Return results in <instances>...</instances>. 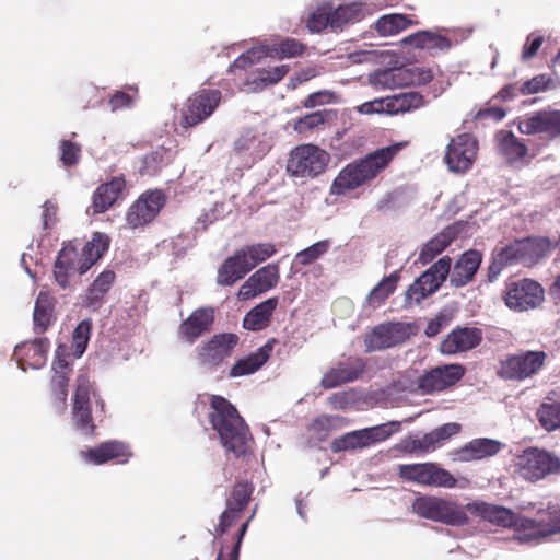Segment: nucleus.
<instances>
[{"mask_svg":"<svg viewBox=\"0 0 560 560\" xmlns=\"http://www.w3.org/2000/svg\"><path fill=\"white\" fill-rule=\"evenodd\" d=\"M238 341L240 338L236 334H217L198 348V360L203 365L217 368L224 359L231 357Z\"/></svg>","mask_w":560,"mask_h":560,"instance_id":"nucleus-18","label":"nucleus"},{"mask_svg":"<svg viewBox=\"0 0 560 560\" xmlns=\"http://www.w3.org/2000/svg\"><path fill=\"white\" fill-rule=\"evenodd\" d=\"M551 78L547 74H538L530 80L525 81L520 86V94L529 95L542 92L549 88Z\"/></svg>","mask_w":560,"mask_h":560,"instance_id":"nucleus-61","label":"nucleus"},{"mask_svg":"<svg viewBox=\"0 0 560 560\" xmlns=\"http://www.w3.org/2000/svg\"><path fill=\"white\" fill-rule=\"evenodd\" d=\"M54 312V299L46 292H39L34 307V331L43 334L50 326Z\"/></svg>","mask_w":560,"mask_h":560,"instance_id":"nucleus-44","label":"nucleus"},{"mask_svg":"<svg viewBox=\"0 0 560 560\" xmlns=\"http://www.w3.org/2000/svg\"><path fill=\"white\" fill-rule=\"evenodd\" d=\"M266 50V57L270 56L277 59L294 58L302 56L305 51V45L294 38H284L280 43L272 45H262Z\"/></svg>","mask_w":560,"mask_h":560,"instance_id":"nucleus-46","label":"nucleus"},{"mask_svg":"<svg viewBox=\"0 0 560 560\" xmlns=\"http://www.w3.org/2000/svg\"><path fill=\"white\" fill-rule=\"evenodd\" d=\"M516 264H523L520 240H514L505 246L494 249L488 268L489 281L497 279L505 267Z\"/></svg>","mask_w":560,"mask_h":560,"instance_id":"nucleus-31","label":"nucleus"},{"mask_svg":"<svg viewBox=\"0 0 560 560\" xmlns=\"http://www.w3.org/2000/svg\"><path fill=\"white\" fill-rule=\"evenodd\" d=\"M537 514L544 516L548 536L560 534V505L548 504L546 509L539 510Z\"/></svg>","mask_w":560,"mask_h":560,"instance_id":"nucleus-59","label":"nucleus"},{"mask_svg":"<svg viewBox=\"0 0 560 560\" xmlns=\"http://www.w3.org/2000/svg\"><path fill=\"white\" fill-rule=\"evenodd\" d=\"M60 160L65 166H72L79 162L81 148L79 144L70 141L62 140L59 145Z\"/></svg>","mask_w":560,"mask_h":560,"instance_id":"nucleus-63","label":"nucleus"},{"mask_svg":"<svg viewBox=\"0 0 560 560\" xmlns=\"http://www.w3.org/2000/svg\"><path fill=\"white\" fill-rule=\"evenodd\" d=\"M362 430L346 433L336 438L330 445L334 453H340L349 450L365 448L368 447Z\"/></svg>","mask_w":560,"mask_h":560,"instance_id":"nucleus-55","label":"nucleus"},{"mask_svg":"<svg viewBox=\"0 0 560 560\" xmlns=\"http://www.w3.org/2000/svg\"><path fill=\"white\" fill-rule=\"evenodd\" d=\"M364 18L363 7L360 3L341 4L337 8L330 2V28L343 30L350 24L360 22Z\"/></svg>","mask_w":560,"mask_h":560,"instance_id":"nucleus-39","label":"nucleus"},{"mask_svg":"<svg viewBox=\"0 0 560 560\" xmlns=\"http://www.w3.org/2000/svg\"><path fill=\"white\" fill-rule=\"evenodd\" d=\"M544 40V36L541 35H536L535 33L529 34L522 49V60H532L541 48Z\"/></svg>","mask_w":560,"mask_h":560,"instance_id":"nucleus-64","label":"nucleus"},{"mask_svg":"<svg viewBox=\"0 0 560 560\" xmlns=\"http://www.w3.org/2000/svg\"><path fill=\"white\" fill-rule=\"evenodd\" d=\"M545 299L541 284L533 279L510 280L505 284L503 300L505 305L516 312L535 308Z\"/></svg>","mask_w":560,"mask_h":560,"instance_id":"nucleus-9","label":"nucleus"},{"mask_svg":"<svg viewBox=\"0 0 560 560\" xmlns=\"http://www.w3.org/2000/svg\"><path fill=\"white\" fill-rule=\"evenodd\" d=\"M400 279L399 271H394L383 278L369 293L368 303L373 307H378L394 293Z\"/></svg>","mask_w":560,"mask_h":560,"instance_id":"nucleus-45","label":"nucleus"},{"mask_svg":"<svg viewBox=\"0 0 560 560\" xmlns=\"http://www.w3.org/2000/svg\"><path fill=\"white\" fill-rule=\"evenodd\" d=\"M458 233L459 229L456 225L444 228L422 246L418 260L423 265L432 261L457 238Z\"/></svg>","mask_w":560,"mask_h":560,"instance_id":"nucleus-34","label":"nucleus"},{"mask_svg":"<svg viewBox=\"0 0 560 560\" xmlns=\"http://www.w3.org/2000/svg\"><path fill=\"white\" fill-rule=\"evenodd\" d=\"M329 154L314 144L294 148L287 162V172L296 178H314L325 172Z\"/></svg>","mask_w":560,"mask_h":560,"instance_id":"nucleus-6","label":"nucleus"},{"mask_svg":"<svg viewBox=\"0 0 560 560\" xmlns=\"http://www.w3.org/2000/svg\"><path fill=\"white\" fill-rule=\"evenodd\" d=\"M536 416L545 430L550 432L560 429V401L542 402Z\"/></svg>","mask_w":560,"mask_h":560,"instance_id":"nucleus-49","label":"nucleus"},{"mask_svg":"<svg viewBox=\"0 0 560 560\" xmlns=\"http://www.w3.org/2000/svg\"><path fill=\"white\" fill-rule=\"evenodd\" d=\"M482 261V255L476 249L464 252L450 270V283L454 288H462L474 280Z\"/></svg>","mask_w":560,"mask_h":560,"instance_id":"nucleus-27","label":"nucleus"},{"mask_svg":"<svg viewBox=\"0 0 560 560\" xmlns=\"http://www.w3.org/2000/svg\"><path fill=\"white\" fill-rule=\"evenodd\" d=\"M400 430V422L390 421L371 428L362 429L368 447L383 442Z\"/></svg>","mask_w":560,"mask_h":560,"instance_id":"nucleus-50","label":"nucleus"},{"mask_svg":"<svg viewBox=\"0 0 560 560\" xmlns=\"http://www.w3.org/2000/svg\"><path fill=\"white\" fill-rule=\"evenodd\" d=\"M413 512L420 517L450 526H465L469 523L467 504L435 495H420L412 503Z\"/></svg>","mask_w":560,"mask_h":560,"instance_id":"nucleus-4","label":"nucleus"},{"mask_svg":"<svg viewBox=\"0 0 560 560\" xmlns=\"http://www.w3.org/2000/svg\"><path fill=\"white\" fill-rule=\"evenodd\" d=\"M477 151V140L470 133H460L451 139L444 161L450 171L463 173L471 167Z\"/></svg>","mask_w":560,"mask_h":560,"instance_id":"nucleus-14","label":"nucleus"},{"mask_svg":"<svg viewBox=\"0 0 560 560\" xmlns=\"http://www.w3.org/2000/svg\"><path fill=\"white\" fill-rule=\"evenodd\" d=\"M334 116V113L327 109L313 112L295 120L293 128L299 133H305L331 120Z\"/></svg>","mask_w":560,"mask_h":560,"instance_id":"nucleus-52","label":"nucleus"},{"mask_svg":"<svg viewBox=\"0 0 560 560\" xmlns=\"http://www.w3.org/2000/svg\"><path fill=\"white\" fill-rule=\"evenodd\" d=\"M82 262V256L79 255L72 244L63 245L54 264V278L61 289L69 287L70 277L74 272L80 275V265Z\"/></svg>","mask_w":560,"mask_h":560,"instance_id":"nucleus-26","label":"nucleus"},{"mask_svg":"<svg viewBox=\"0 0 560 560\" xmlns=\"http://www.w3.org/2000/svg\"><path fill=\"white\" fill-rule=\"evenodd\" d=\"M460 431V424L455 422L445 423L434 430L419 435H408L400 440L396 448L402 454H427L439 448L444 441L456 435Z\"/></svg>","mask_w":560,"mask_h":560,"instance_id":"nucleus-12","label":"nucleus"},{"mask_svg":"<svg viewBox=\"0 0 560 560\" xmlns=\"http://www.w3.org/2000/svg\"><path fill=\"white\" fill-rule=\"evenodd\" d=\"M214 322V312L210 307L195 310L178 327V337L190 345L210 331Z\"/></svg>","mask_w":560,"mask_h":560,"instance_id":"nucleus-24","label":"nucleus"},{"mask_svg":"<svg viewBox=\"0 0 560 560\" xmlns=\"http://www.w3.org/2000/svg\"><path fill=\"white\" fill-rule=\"evenodd\" d=\"M250 270L245 255L237 249L234 255L228 257L219 267L217 283L221 287H231L243 279Z\"/></svg>","mask_w":560,"mask_h":560,"instance_id":"nucleus-29","label":"nucleus"},{"mask_svg":"<svg viewBox=\"0 0 560 560\" xmlns=\"http://www.w3.org/2000/svg\"><path fill=\"white\" fill-rule=\"evenodd\" d=\"M289 72V66L281 65L269 69H258L257 74L248 83L255 84L256 88L264 89L280 82Z\"/></svg>","mask_w":560,"mask_h":560,"instance_id":"nucleus-53","label":"nucleus"},{"mask_svg":"<svg viewBox=\"0 0 560 560\" xmlns=\"http://www.w3.org/2000/svg\"><path fill=\"white\" fill-rule=\"evenodd\" d=\"M245 255L248 267L254 269L260 262L267 260L277 253L276 246L271 243H258L240 248Z\"/></svg>","mask_w":560,"mask_h":560,"instance_id":"nucleus-48","label":"nucleus"},{"mask_svg":"<svg viewBox=\"0 0 560 560\" xmlns=\"http://www.w3.org/2000/svg\"><path fill=\"white\" fill-rule=\"evenodd\" d=\"M221 101L222 92L218 89L197 90L184 103L182 127L191 128L202 124L217 110Z\"/></svg>","mask_w":560,"mask_h":560,"instance_id":"nucleus-7","label":"nucleus"},{"mask_svg":"<svg viewBox=\"0 0 560 560\" xmlns=\"http://www.w3.org/2000/svg\"><path fill=\"white\" fill-rule=\"evenodd\" d=\"M424 96L415 91L399 93L385 98L386 112L389 114H405L425 106Z\"/></svg>","mask_w":560,"mask_h":560,"instance_id":"nucleus-40","label":"nucleus"},{"mask_svg":"<svg viewBox=\"0 0 560 560\" xmlns=\"http://www.w3.org/2000/svg\"><path fill=\"white\" fill-rule=\"evenodd\" d=\"M92 330L91 319L81 320L72 334V345L75 357H81L89 343Z\"/></svg>","mask_w":560,"mask_h":560,"instance_id":"nucleus-57","label":"nucleus"},{"mask_svg":"<svg viewBox=\"0 0 560 560\" xmlns=\"http://www.w3.org/2000/svg\"><path fill=\"white\" fill-rule=\"evenodd\" d=\"M366 370L365 359L359 355L342 358L322 377L320 385L326 389L338 387L360 378Z\"/></svg>","mask_w":560,"mask_h":560,"instance_id":"nucleus-16","label":"nucleus"},{"mask_svg":"<svg viewBox=\"0 0 560 560\" xmlns=\"http://www.w3.org/2000/svg\"><path fill=\"white\" fill-rule=\"evenodd\" d=\"M266 57V50L262 45L252 47L241 56H238L229 67V72L235 73L237 70H246L247 68L259 62Z\"/></svg>","mask_w":560,"mask_h":560,"instance_id":"nucleus-56","label":"nucleus"},{"mask_svg":"<svg viewBox=\"0 0 560 560\" xmlns=\"http://www.w3.org/2000/svg\"><path fill=\"white\" fill-rule=\"evenodd\" d=\"M482 330L476 327H456L440 343L443 354L454 355L477 348L482 341Z\"/></svg>","mask_w":560,"mask_h":560,"instance_id":"nucleus-23","label":"nucleus"},{"mask_svg":"<svg viewBox=\"0 0 560 560\" xmlns=\"http://www.w3.org/2000/svg\"><path fill=\"white\" fill-rule=\"evenodd\" d=\"M517 129L523 135H540L547 141L560 137V110H538L521 119Z\"/></svg>","mask_w":560,"mask_h":560,"instance_id":"nucleus-15","label":"nucleus"},{"mask_svg":"<svg viewBox=\"0 0 560 560\" xmlns=\"http://www.w3.org/2000/svg\"><path fill=\"white\" fill-rule=\"evenodd\" d=\"M132 94L124 91H116L109 98L108 104L113 112L118 109L128 108L132 105L135 96L138 94V88L129 85L127 88Z\"/></svg>","mask_w":560,"mask_h":560,"instance_id":"nucleus-62","label":"nucleus"},{"mask_svg":"<svg viewBox=\"0 0 560 560\" xmlns=\"http://www.w3.org/2000/svg\"><path fill=\"white\" fill-rule=\"evenodd\" d=\"M278 342L276 338L269 339L256 352L245 358L238 359L230 371L231 377H238L253 374L258 371L270 358L275 345Z\"/></svg>","mask_w":560,"mask_h":560,"instance_id":"nucleus-30","label":"nucleus"},{"mask_svg":"<svg viewBox=\"0 0 560 560\" xmlns=\"http://www.w3.org/2000/svg\"><path fill=\"white\" fill-rule=\"evenodd\" d=\"M520 475L529 481H538L548 475L560 474V458L548 451L528 447L517 457Z\"/></svg>","mask_w":560,"mask_h":560,"instance_id":"nucleus-8","label":"nucleus"},{"mask_svg":"<svg viewBox=\"0 0 560 560\" xmlns=\"http://www.w3.org/2000/svg\"><path fill=\"white\" fill-rule=\"evenodd\" d=\"M116 275L113 270H104L90 284L83 299V306L92 311H97L104 303L105 296L110 290Z\"/></svg>","mask_w":560,"mask_h":560,"instance_id":"nucleus-35","label":"nucleus"},{"mask_svg":"<svg viewBox=\"0 0 560 560\" xmlns=\"http://www.w3.org/2000/svg\"><path fill=\"white\" fill-rule=\"evenodd\" d=\"M330 243L327 240L316 242L307 248L300 250L295 255V261L300 265L307 266L316 261L319 257L326 254L329 249Z\"/></svg>","mask_w":560,"mask_h":560,"instance_id":"nucleus-58","label":"nucleus"},{"mask_svg":"<svg viewBox=\"0 0 560 560\" xmlns=\"http://www.w3.org/2000/svg\"><path fill=\"white\" fill-rule=\"evenodd\" d=\"M126 178L124 174L114 176L110 180L101 184L92 196L91 209L93 214H101L114 207L125 198Z\"/></svg>","mask_w":560,"mask_h":560,"instance_id":"nucleus-22","label":"nucleus"},{"mask_svg":"<svg viewBox=\"0 0 560 560\" xmlns=\"http://www.w3.org/2000/svg\"><path fill=\"white\" fill-rule=\"evenodd\" d=\"M418 24L416 16L393 13L381 16L375 23V30L382 36H389Z\"/></svg>","mask_w":560,"mask_h":560,"instance_id":"nucleus-43","label":"nucleus"},{"mask_svg":"<svg viewBox=\"0 0 560 560\" xmlns=\"http://www.w3.org/2000/svg\"><path fill=\"white\" fill-rule=\"evenodd\" d=\"M497 141L498 152L509 164L521 162L528 154L527 144L512 131H501L497 136Z\"/></svg>","mask_w":560,"mask_h":560,"instance_id":"nucleus-36","label":"nucleus"},{"mask_svg":"<svg viewBox=\"0 0 560 560\" xmlns=\"http://www.w3.org/2000/svg\"><path fill=\"white\" fill-rule=\"evenodd\" d=\"M547 358L542 350H518L498 362L495 374L505 382L522 383L538 375L545 368Z\"/></svg>","mask_w":560,"mask_h":560,"instance_id":"nucleus-3","label":"nucleus"},{"mask_svg":"<svg viewBox=\"0 0 560 560\" xmlns=\"http://www.w3.org/2000/svg\"><path fill=\"white\" fill-rule=\"evenodd\" d=\"M343 425V418L340 416L320 415L313 419L308 425V432L318 441H325L332 431Z\"/></svg>","mask_w":560,"mask_h":560,"instance_id":"nucleus-47","label":"nucleus"},{"mask_svg":"<svg viewBox=\"0 0 560 560\" xmlns=\"http://www.w3.org/2000/svg\"><path fill=\"white\" fill-rule=\"evenodd\" d=\"M452 259L443 256L417 278L406 291V300L420 303L439 290L450 273Z\"/></svg>","mask_w":560,"mask_h":560,"instance_id":"nucleus-11","label":"nucleus"},{"mask_svg":"<svg viewBox=\"0 0 560 560\" xmlns=\"http://www.w3.org/2000/svg\"><path fill=\"white\" fill-rule=\"evenodd\" d=\"M330 2H324L308 14L306 27L312 33H320L330 28Z\"/></svg>","mask_w":560,"mask_h":560,"instance_id":"nucleus-54","label":"nucleus"},{"mask_svg":"<svg viewBox=\"0 0 560 560\" xmlns=\"http://www.w3.org/2000/svg\"><path fill=\"white\" fill-rule=\"evenodd\" d=\"M110 238L107 234L95 232L82 249L83 262L80 265V275L85 273L107 250Z\"/></svg>","mask_w":560,"mask_h":560,"instance_id":"nucleus-38","label":"nucleus"},{"mask_svg":"<svg viewBox=\"0 0 560 560\" xmlns=\"http://www.w3.org/2000/svg\"><path fill=\"white\" fill-rule=\"evenodd\" d=\"M79 455L85 463L98 466L110 460H117L122 464L127 463L132 453L128 444L110 440L102 442L94 447L82 450Z\"/></svg>","mask_w":560,"mask_h":560,"instance_id":"nucleus-20","label":"nucleus"},{"mask_svg":"<svg viewBox=\"0 0 560 560\" xmlns=\"http://www.w3.org/2000/svg\"><path fill=\"white\" fill-rule=\"evenodd\" d=\"M501 450V443L497 440L480 438L474 439L463 447L455 451V459L459 462L480 460L494 456Z\"/></svg>","mask_w":560,"mask_h":560,"instance_id":"nucleus-32","label":"nucleus"},{"mask_svg":"<svg viewBox=\"0 0 560 560\" xmlns=\"http://www.w3.org/2000/svg\"><path fill=\"white\" fill-rule=\"evenodd\" d=\"M90 390L91 385L89 378L84 375L79 376L77 378V388L72 406V419L78 430L82 431L84 434L93 435L96 427L92 418Z\"/></svg>","mask_w":560,"mask_h":560,"instance_id":"nucleus-19","label":"nucleus"},{"mask_svg":"<svg viewBox=\"0 0 560 560\" xmlns=\"http://www.w3.org/2000/svg\"><path fill=\"white\" fill-rule=\"evenodd\" d=\"M464 374L462 364L436 366L418 378V389L425 395L442 392L455 385Z\"/></svg>","mask_w":560,"mask_h":560,"instance_id":"nucleus-17","label":"nucleus"},{"mask_svg":"<svg viewBox=\"0 0 560 560\" xmlns=\"http://www.w3.org/2000/svg\"><path fill=\"white\" fill-rule=\"evenodd\" d=\"M51 370L54 374L50 381V390L58 401L66 402L71 366L65 358L57 357L52 362Z\"/></svg>","mask_w":560,"mask_h":560,"instance_id":"nucleus-42","label":"nucleus"},{"mask_svg":"<svg viewBox=\"0 0 560 560\" xmlns=\"http://www.w3.org/2000/svg\"><path fill=\"white\" fill-rule=\"evenodd\" d=\"M467 509L468 513L497 526L510 528L513 525L515 512L509 508L476 500L467 503Z\"/></svg>","mask_w":560,"mask_h":560,"instance_id":"nucleus-28","label":"nucleus"},{"mask_svg":"<svg viewBox=\"0 0 560 560\" xmlns=\"http://www.w3.org/2000/svg\"><path fill=\"white\" fill-rule=\"evenodd\" d=\"M279 265L269 264L259 268L241 285L237 298L246 301L257 295H260L272 288L279 282Z\"/></svg>","mask_w":560,"mask_h":560,"instance_id":"nucleus-21","label":"nucleus"},{"mask_svg":"<svg viewBox=\"0 0 560 560\" xmlns=\"http://www.w3.org/2000/svg\"><path fill=\"white\" fill-rule=\"evenodd\" d=\"M398 476L405 481L433 488H465L468 479H456L447 469L434 462L402 464L398 466Z\"/></svg>","mask_w":560,"mask_h":560,"instance_id":"nucleus-5","label":"nucleus"},{"mask_svg":"<svg viewBox=\"0 0 560 560\" xmlns=\"http://www.w3.org/2000/svg\"><path fill=\"white\" fill-rule=\"evenodd\" d=\"M208 420L228 453L237 458L246 457L250 453L253 436L249 427L226 398L220 395L210 396Z\"/></svg>","mask_w":560,"mask_h":560,"instance_id":"nucleus-1","label":"nucleus"},{"mask_svg":"<svg viewBox=\"0 0 560 560\" xmlns=\"http://www.w3.org/2000/svg\"><path fill=\"white\" fill-rule=\"evenodd\" d=\"M545 527L544 516L538 515L534 520L515 513L510 528L514 529L520 541L527 542L548 537Z\"/></svg>","mask_w":560,"mask_h":560,"instance_id":"nucleus-37","label":"nucleus"},{"mask_svg":"<svg viewBox=\"0 0 560 560\" xmlns=\"http://www.w3.org/2000/svg\"><path fill=\"white\" fill-rule=\"evenodd\" d=\"M523 264L532 266L540 261L551 250V242L542 236H528L520 240Z\"/></svg>","mask_w":560,"mask_h":560,"instance_id":"nucleus-41","label":"nucleus"},{"mask_svg":"<svg viewBox=\"0 0 560 560\" xmlns=\"http://www.w3.org/2000/svg\"><path fill=\"white\" fill-rule=\"evenodd\" d=\"M165 205L164 194L156 190L142 192L128 208L126 222L129 228L138 229L152 222Z\"/></svg>","mask_w":560,"mask_h":560,"instance_id":"nucleus-13","label":"nucleus"},{"mask_svg":"<svg viewBox=\"0 0 560 560\" xmlns=\"http://www.w3.org/2000/svg\"><path fill=\"white\" fill-rule=\"evenodd\" d=\"M400 74H405L408 83L413 85H425L433 79V72L430 68L412 67L409 69H399Z\"/></svg>","mask_w":560,"mask_h":560,"instance_id":"nucleus-60","label":"nucleus"},{"mask_svg":"<svg viewBox=\"0 0 560 560\" xmlns=\"http://www.w3.org/2000/svg\"><path fill=\"white\" fill-rule=\"evenodd\" d=\"M404 147L405 143L384 147L369 153L363 159L347 164L334 179L330 194L336 196L346 195L373 180L390 164Z\"/></svg>","mask_w":560,"mask_h":560,"instance_id":"nucleus-2","label":"nucleus"},{"mask_svg":"<svg viewBox=\"0 0 560 560\" xmlns=\"http://www.w3.org/2000/svg\"><path fill=\"white\" fill-rule=\"evenodd\" d=\"M48 348L49 340L47 338H38L18 345L14 349V357L23 371L40 369L46 363Z\"/></svg>","mask_w":560,"mask_h":560,"instance_id":"nucleus-25","label":"nucleus"},{"mask_svg":"<svg viewBox=\"0 0 560 560\" xmlns=\"http://www.w3.org/2000/svg\"><path fill=\"white\" fill-rule=\"evenodd\" d=\"M254 487L249 481H237L226 499V505L235 510L244 511L252 498Z\"/></svg>","mask_w":560,"mask_h":560,"instance_id":"nucleus-51","label":"nucleus"},{"mask_svg":"<svg viewBox=\"0 0 560 560\" xmlns=\"http://www.w3.org/2000/svg\"><path fill=\"white\" fill-rule=\"evenodd\" d=\"M279 300L277 296L269 298L246 313L243 318V327L252 331H260L266 329L270 323L278 306Z\"/></svg>","mask_w":560,"mask_h":560,"instance_id":"nucleus-33","label":"nucleus"},{"mask_svg":"<svg viewBox=\"0 0 560 560\" xmlns=\"http://www.w3.org/2000/svg\"><path fill=\"white\" fill-rule=\"evenodd\" d=\"M413 325L410 323L388 322L373 327L364 336L366 352L382 351L404 343L413 335Z\"/></svg>","mask_w":560,"mask_h":560,"instance_id":"nucleus-10","label":"nucleus"}]
</instances>
